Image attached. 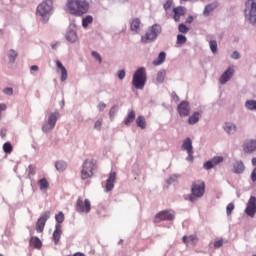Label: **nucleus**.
Returning a JSON list of instances; mask_svg holds the SVG:
<instances>
[{
  "mask_svg": "<svg viewBox=\"0 0 256 256\" xmlns=\"http://www.w3.org/2000/svg\"><path fill=\"white\" fill-rule=\"evenodd\" d=\"M3 93H5V95H13V88H5Z\"/></svg>",
  "mask_w": 256,
  "mask_h": 256,
  "instance_id": "obj_51",
  "label": "nucleus"
},
{
  "mask_svg": "<svg viewBox=\"0 0 256 256\" xmlns=\"http://www.w3.org/2000/svg\"><path fill=\"white\" fill-rule=\"evenodd\" d=\"M59 117V112L50 113L48 120L43 124L42 131L44 133H49L52 129H55L57 125V119Z\"/></svg>",
  "mask_w": 256,
  "mask_h": 256,
  "instance_id": "obj_8",
  "label": "nucleus"
},
{
  "mask_svg": "<svg viewBox=\"0 0 256 256\" xmlns=\"http://www.w3.org/2000/svg\"><path fill=\"white\" fill-rule=\"evenodd\" d=\"M235 75V68L233 66H229L227 70L220 76V84L225 85L231 78Z\"/></svg>",
  "mask_w": 256,
  "mask_h": 256,
  "instance_id": "obj_15",
  "label": "nucleus"
},
{
  "mask_svg": "<svg viewBox=\"0 0 256 256\" xmlns=\"http://www.w3.org/2000/svg\"><path fill=\"white\" fill-rule=\"evenodd\" d=\"M245 13L248 11V15L246 14V17H248V20L252 25H256V2L255 0H247L245 2Z\"/></svg>",
  "mask_w": 256,
  "mask_h": 256,
  "instance_id": "obj_7",
  "label": "nucleus"
},
{
  "mask_svg": "<svg viewBox=\"0 0 256 256\" xmlns=\"http://www.w3.org/2000/svg\"><path fill=\"white\" fill-rule=\"evenodd\" d=\"M55 167H56L57 171H59V173H63V171H65V169H67V163L64 161H57L55 163Z\"/></svg>",
  "mask_w": 256,
  "mask_h": 256,
  "instance_id": "obj_31",
  "label": "nucleus"
},
{
  "mask_svg": "<svg viewBox=\"0 0 256 256\" xmlns=\"http://www.w3.org/2000/svg\"><path fill=\"white\" fill-rule=\"evenodd\" d=\"M187 43V37H185L183 34L177 35V44L178 45H185Z\"/></svg>",
  "mask_w": 256,
  "mask_h": 256,
  "instance_id": "obj_36",
  "label": "nucleus"
},
{
  "mask_svg": "<svg viewBox=\"0 0 256 256\" xmlns=\"http://www.w3.org/2000/svg\"><path fill=\"white\" fill-rule=\"evenodd\" d=\"M18 55L19 54L15 50H9L8 57L10 63H15V59H17Z\"/></svg>",
  "mask_w": 256,
  "mask_h": 256,
  "instance_id": "obj_34",
  "label": "nucleus"
},
{
  "mask_svg": "<svg viewBox=\"0 0 256 256\" xmlns=\"http://www.w3.org/2000/svg\"><path fill=\"white\" fill-rule=\"evenodd\" d=\"M36 13L45 21L53 13V0H44L38 5Z\"/></svg>",
  "mask_w": 256,
  "mask_h": 256,
  "instance_id": "obj_5",
  "label": "nucleus"
},
{
  "mask_svg": "<svg viewBox=\"0 0 256 256\" xmlns=\"http://www.w3.org/2000/svg\"><path fill=\"white\" fill-rule=\"evenodd\" d=\"M178 31L180 33H189V28L185 24H179Z\"/></svg>",
  "mask_w": 256,
  "mask_h": 256,
  "instance_id": "obj_44",
  "label": "nucleus"
},
{
  "mask_svg": "<svg viewBox=\"0 0 256 256\" xmlns=\"http://www.w3.org/2000/svg\"><path fill=\"white\" fill-rule=\"evenodd\" d=\"M212 163H214L215 166L219 165V163H223L224 158L222 156H215L211 159Z\"/></svg>",
  "mask_w": 256,
  "mask_h": 256,
  "instance_id": "obj_43",
  "label": "nucleus"
},
{
  "mask_svg": "<svg viewBox=\"0 0 256 256\" xmlns=\"http://www.w3.org/2000/svg\"><path fill=\"white\" fill-rule=\"evenodd\" d=\"M3 151L4 153H11L13 151V146L11 145V143L9 142L4 143Z\"/></svg>",
  "mask_w": 256,
  "mask_h": 256,
  "instance_id": "obj_40",
  "label": "nucleus"
},
{
  "mask_svg": "<svg viewBox=\"0 0 256 256\" xmlns=\"http://www.w3.org/2000/svg\"><path fill=\"white\" fill-rule=\"evenodd\" d=\"M55 219H56L57 225H61V223L65 221V214H63V212H59L58 214L55 215Z\"/></svg>",
  "mask_w": 256,
  "mask_h": 256,
  "instance_id": "obj_35",
  "label": "nucleus"
},
{
  "mask_svg": "<svg viewBox=\"0 0 256 256\" xmlns=\"http://www.w3.org/2000/svg\"><path fill=\"white\" fill-rule=\"evenodd\" d=\"M66 39L70 43H75V41H77V33L75 31H73V30L67 32Z\"/></svg>",
  "mask_w": 256,
  "mask_h": 256,
  "instance_id": "obj_30",
  "label": "nucleus"
},
{
  "mask_svg": "<svg viewBox=\"0 0 256 256\" xmlns=\"http://www.w3.org/2000/svg\"><path fill=\"white\" fill-rule=\"evenodd\" d=\"M201 117V114L199 112H194L189 118L188 123L189 125H195L196 123H199V119Z\"/></svg>",
  "mask_w": 256,
  "mask_h": 256,
  "instance_id": "obj_26",
  "label": "nucleus"
},
{
  "mask_svg": "<svg viewBox=\"0 0 256 256\" xmlns=\"http://www.w3.org/2000/svg\"><path fill=\"white\" fill-rule=\"evenodd\" d=\"M162 31L161 25L154 24L152 25L145 35L141 37V43H149L155 41Z\"/></svg>",
  "mask_w": 256,
  "mask_h": 256,
  "instance_id": "obj_6",
  "label": "nucleus"
},
{
  "mask_svg": "<svg viewBox=\"0 0 256 256\" xmlns=\"http://www.w3.org/2000/svg\"><path fill=\"white\" fill-rule=\"evenodd\" d=\"M92 57L98 61L99 63H103V60L101 58V55H99V53H97L96 51H93L92 52Z\"/></svg>",
  "mask_w": 256,
  "mask_h": 256,
  "instance_id": "obj_48",
  "label": "nucleus"
},
{
  "mask_svg": "<svg viewBox=\"0 0 256 256\" xmlns=\"http://www.w3.org/2000/svg\"><path fill=\"white\" fill-rule=\"evenodd\" d=\"M36 171H37V168L35 167V165H29L27 169L28 177L31 179V177L35 175Z\"/></svg>",
  "mask_w": 256,
  "mask_h": 256,
  "instance_id": "obj_37",
  "label": "nucleus"
},
{
  "mask_svg": "<svg viewBox=\"0 0 256 256\" xmlns=\"http://www.w3.org/2000/svg\"><path fill=\"white\" fill-rule=\"evenodd\" d=\"M182 241L185 245H195L199 241V238L196 235L184 236Z\"/></svg>",
  "mask_w": 256,
  "mask_h": 256,
  "instance_id": "obj_22",
  "label": "nucleus"
},
{
  "mask_svg": "<svg viewBox=\"0 0 256 256\" xmlns=\"http://www.w3.org/2000/svg\"><path fill=\"white\" fill-rule=\"evenodd\" d=\"M245 213H246V215H248V217H255V213H256V198H255V196H251L250 199L248 200V203H247L246 209H245Z\"/></svg>",
  "mask_w": 256,
  "mask_h": 256,
  "instance_id": "obj_12",
  "label": "nucleus"
},
{
  "mask_svg": "<svg viewBox=\"0 0 256 256\" xmlns=\"http://www.w3.org/2000/svg\"><path fill=\"white\" fill-rule=\"evenodd\" d=\"M115 181H117V172H111L109 174V178L106 181L105 190L113 191V187H115Z\"/></svg>",
  "mask_w": 256,
  "mask_h": 256,
  "instance_id": "obj_17",
  "label": "nucleus"
},
{
  "mask_svg": "<svg viewBox=\"0 0 256 256\" xmlns=\"http://www.w3.org/2000/svg\"><path fill=\"white\" fill-rule=\"evenodd\" d=\"M244 153H255L256 140H246L242 145Z\"/></svg>",
  "mask_w": 256,
  "mask_h": 256,
  "instance_id": "obj_16",
  "label": "nucleus"
},
{
  "mask_svg": "<svg viewBox=\"0 0 256 256\" xmlns=\"http://www.w3.org/2000/svg\"><path fill=\"white\" fill-rule=\"evenodd\" d=\"M66 256H85V254L82 253V252H76L73 255L69 254V255H66Z\"/></svg>",
  "mask_w": 256,
  "mask_h": 256,
  "instance_id": "obj_57",
  "label": "nucleus"
},
{
  "mask_svg": "<svg viewBox=\"0 0 256 256\" xmlns=\"http://www.w3.org/2000/svg\"><path fill=\"white\" fill-rule=\"evenodd\" d=\"M175 219V212L173 210L160 211L154 217V223H161V221H173Z\"/></svg>",
  "mask_w": 256,
  "mask_h": 256,
  "instance_id": "obj_9",
  "label": "nucleus"
},
{
  "mask_svg": "<svg viewBox=\"0 0 256 256\" xmlns=\"http://www.w3.org/2000/svg\"><path fill=\"white\" fill-rule=\"evenodd\" d=\"M135 117H136L135 110L133 109L128 110L127 117L124 120V125L129 127V125H131L133 121H135Z\"/></svg>",
  "mask_w": 256,
  "mask_h": 256,
  "instance_id": "obj_21",
  "label": "nucleus"
},
{
  "mask_svg": "<svg viewBox=\"0 0 256 256\" xmlns=\"http://www.w3.org/2000/svg\"><path fill=\"white\" fill-rule=\"evenodd\" d=\"M243 171H245V165L243 162H236L234 164V173L241 174Z\"/></svg>",
  "mask_w": 256,
  "mask_h": 256,
  "instance_id": "obj_29",
  "label": "nucleus"
},
{
  "mask_svg": "<svg viewBox=\"0 0 256 256\" xmlns=\"http://www.w3.org/2000/svg\"><path fill=\"white\" fill-rule=\"evenodd\" d=\"M251 179H252L253 182L256 181V168H254L252 173H251Z\"/></svg>",
  "mask_w": 256,
  "mask_h": 256,
  "instance_id": "obj_54",
  "label": "nucleus"
},
{
  "mask_svg": "<svg viewBox=\"0 0 256 256\" xmlns=\"http://www.w3.org/2000/svg\"><path fill=\"white\" fill-rule=\"evenodd\" d=\"M38 186L41 191H43L45 189H49V182L47 181V179L42 178L38 181Z\"/></svg>",
  "mask_w": 256,
  "mask_h": 256,
  "instance_id": "obj_32",
  "label": "nucleus"
},
{
  "mask_svg": "<svg viewBox=\"0 0 256 256\" xmlns=\"http://www.w3.org/2000/svg\"><path fill=\"white\" fill-rule=\"evenodd\" d=\"M205 195V181L195 180L191 185V196L189 201L195 203L196 199H201Z\"/></svg>",
  "mask_w": 256,
  "mask_h": 256,
  "instance_id": "obj_3",
  "label": "nucleus"
},
{
  "mask_svg": "<svg viewBox=\"0 0 256 256\" xmlns=\"http://www.w3.org/2000/svg\"><path fill=\"white\" fill-rule=\"evenodd\" d=\"M30 245L31 247H34V249H41L43 243L38 237H32L30 239Z\"/></svg>",
  "mask_w": 256,
  "mask_h": 256,
  "instance_id": "obj_27",
  "label": "nucleus"
},
{
  "mask_svg": "<svg viewBox=\"0 0 256 256\" xmlns=\"http://www.w3.org/2000/svg\"><path fill=\"white\" fill-rule=\"evenodd\" d=\"M245 105H246L247 109H249L250 111H253L254 109H256V101L255 100H248Z\"/></svg>",
  "mask_w": 256,
  "mask_h": 256,
  "instance_id": "obj_38",
  "label": "nucleus"
},
{
  "mask_svg": "<svg viewBox=\"0 0 256 256\" xmlns=\"http://www.w3.org/2000/svg\"><path fill=\"white\" fill-rule=\"evenodd\" d=\"M174 20L180 21L182 15H185V8L182 6L174 8Z\"/></svg>",
  "mask_w": 256,
  "mask_h": 256,
  "instance_id": "obj_24",
  "label": "nucleus"
},
{
  "mask_svg": "<svg viewBox=\"0 0 256 256\" xmlns=\"http://www.w3.org/2000/svg\"><path fill=\"white\" fill-rule=\"evenodd\" d=\"M49 217H51V212L46 211L37 220V222H36L37 233H43V230L45 229V225H46L47 221H49Z\"/></svg>",
  "mask_w": 256,
  "mask_h": 256,
  "instance_id": "obj_11",
  "label": "nucleus"
},
{
  "mask_svg": "<svg viewBox=\"0 0 256 256\" xmlns=\"http://www.w3.org/2000/svg\"><path fill=\"white\" fill-rule=\"evenodd\" d=\"M233 209H235V204L234 203L228 204L226 207L227 215H231V213H233Z\"/></svg>",
  "mask_w": 256,
  "mask_h": 256,
  "instance_id": "obj_47",
  "label": "nucleus"
},
{
  "mask_svg": "<svg viewBox=\"0 0 256 256\" xmlns=\"http://www.w3.org/2000/svg\"><path fill=\"white\" fill-rule=\"evenodd\" d=\"M93 23V16L88 15L85 18L82 19V27L87 28L89 25Z\"/></svg>",
  "mask_w": 256,
  "mask_h": 256,
  "instance_id": "obj_33",
  "label": "nucleus"
},
{
  "mask_svg": "<svg viewBox=\"0 0 256 256\" xmlns=\"http://www.w3.org/2000/svg\"><path fill=\"white\" fill-rule=\"evenodd\" d=\"M62 234H63L62 226L60 224H56L55 230L53 232V239H54L55 245L59 244Z\"/></svg>",
  "mask_w": 256,
  "mask_h": 256,
  "instance_id": "obj_18",
  "label": "nucleus"
},
{
  "mask_svg": "<svg viewBox=\"0 0 256 256\" xmlns=\"http://www.w3.org/2000/svg\"><path fill=\"white\" fill-rule=\"evenodd\" d=\"M118 78L121 80L125 79V70L118 71Z\"/></svg>",
  "mask_w": 256,
  "mask_h": 256,
  "instance_id": "obj_52",
  "label": "nucleus"
},
{
  "mask_svg": "<svg viewBox=\"0 0 256 256\" xmlns=\"http://www.w3.org/2000/svg\"><path fill=\"white\" fill-rule=\"evenodd\" d=\"M147 83V73L143 67L136 70L132 78V85L134 88L142 90Z\"/></svg>",
  "mask_w": 256,
  "mask_h": 256,
  "instance_id": "obj_4",
  "label": "nucleus"
},
{
  "mask_svg": "<svg viewBox=\"0 0 256 256\" xmlns=\"http://www.w3.org/2000/svg\"><path fill=\"white\" fill-rule=\"evenodd\" d=\"M101 125H103V120H97L94 125V129L101 131Z\"/></svg>",
  "mask_w": 256,
  "mask_h": 256,
  "instance_id": "obj_50",
  "label": "nucleus"
},
{
  "mask_svg": "<svg viewBox=\"0 0 256 256\" xmlns=\"http://www.w3.org/2000/svg\"><path fill=\"white\" fill-rule=\"evenodd\" d=\"M56 67L61 73V81H67V77H68L67 69L65 68V66H63V63H61V61L57 60Z\"/></svg>",
  "mask_w": 256,
  "mask_h": 256,
  "instance_id": "obj_19",
  "label": "nucleus"
},
{
  "mask_svg": "<svg viewBox=\"0 0 256 256\" xmlns=\"http://www.w3.org/2000/svg\"><path fill=\"white\" fill-rule=\"evenodd\" d=\"M166 57H167V54L165 52H160L157 59L152 62L153 65L155 67L161 65L162 63L165 62Z\"/></svg>",
  "mask_w": 256,
  "mask_h": 256,
  "instance_id": "obj_25",
  "label": "nucleus"
},
{
  "mask_svg": "<svg viewBox=\"0 0 256 256\" xmlns=\"http://www.w3.org/2000/svg\"><path fill=\"white\" fill-rule=\"evenodd\" d=\"M136 125L140 129H146L147 128V121L145 120L144 116H138L136 119Z\"/></svg>",
  "mask_w": 256,
  "mask_h": 256,
  "instance_id": "obj_28",
  "label": "nucleus"
},
{
  "mask_svg": "<svg viewBox=\"0 0 256 256\" xmlns=\"http://www.w3.org/2000/svg\"><path fill=\"white\" fill-rule=\"evenodd\" d=\"M177 111L180 117H189V113H191V106L187 101H182L178 105Z\"/></svg>",
  "mask_w": 256,
  "mask_h": 256,
  "instance_id": "obj_14",
  "label": "nucleus"
},
{
  "mask_svg": "<svg viewBox=\"0 0 256 256\" xmlns=\"http://www.w3.org/2000/svg\"><path fill=\"white\" fill-rule=\"evenodd\" d=\"M165 71H160L157 73V77H156V81L158 83H163V81H165Z\"/></svg>",
  "mask_w": 256,
  "mask_h": 256,
  "instance_id": "obj_39",
  "label": "nucleus"
},
{
  "mask_svg": "<svg viewBox=\"0 0 256 256\" xmlns=\"http://www.w3.org/2000/svg\"><path fill=\"white\" fill-rule=\"evenodd\" d=\"M209 45H210V49H211L212 53H214V55H215L217 53V41L211 40L209 42Z\"/></svg>",
  "mask_w": 256,
  "mask_h": 256,
  "instance_id": "obj_41",
  "label": "nucleus"
},
{
  "mask_svg": "<svg viewBox=\"0 0 256 256\" xmlns=\"http://www.w3.org/2000/svg\"><path fill=\"white\" fill-rule=\"evenodd\" d=\"M2 137H4V133H1Z\"/></svg>",
  "mask_w": 256,
  "mask_h": 256,
  "instance_id": "obj_62",
  "label": "nucleus"
},
{
  "mask_svg": "<svg viewBox=\"0 0 256 256\" xmlns=\"http://www.w3.org/2000/svg\"><path fill=\"white\" fill-rule=\"evenodd\" d=\"M224 131L228 133V135H233L235 131H237V125L231 123V122H226L223 127Z\"/></svg>",
  "mask_w": 256,
  "mask_h": 256,
  "instance_id": "obj_23",
  "label": "nucleus"
},
{
  "mask_svg": "<svg viewBox=\"0 0 256 256\" xmlns=\"http://www.w3.org/2000/svg\"><path fill=\"white\" fill-rule=\"evenodd\" d=\"M130 29L133 33H139V31H141V19L134 18L130 23Z\"/></svg>",
  "mask_w": 256,
  "mask_h": 256,
  "instance_id": "obj_20",
  "label": "nucleus"
},
{
  "mask_svg": "<svg viewBox=\"0 0 256 256\" xmlns=\"http://www.w3.org/2000/svg\"><path fill=\"white\" fill-rule=\"evenodd\" d=\"M224 243H225V241L223 240V238L215 240L214 241V249H219V248L223 247Z\"/></svg>",
  "mask_w": 256,
  "mask_h": 256,
  "instance_id": "obj_42",
  "label": "nucleus"
},
{
  "mask_svg": "<svg viewBox=\"0 0 256 256\" xmlns=\"http://www.w3.org/2000/svg\"><path fill=\"white\" fill-rule=\"evenodd\" d=\"M67 8L74 17H81L89 13V2L86 0H68Z\"/></svg>",
  "mask_w": 256,
  "mask_h": 256,
  "instance_id": "obj_1",
  "label": "nucleus"
},
{
  "mask_svg": "<svg viewBox=\"0 0 256 256\" xmlns=\"http://www.w3.org/2000/svg\"><path fill=\"white\" fill-rule=\"evenodd\" d=\"M76 211L78 213H89L91 211V201L79 197L76 203Z\"/></svg>",
  "mask_w": 256,
  "mask_h": 256,
  "instance_id": "obj_10",
  "label": "nucleus"
},
{
  "mask_svg": "<svg viewBox=\"0 0 256 256\" xmlns=\"http://www.w3.org/2000/svg\"><path fill=\"white\" fill-rule=\"evenodd\" d=\"M239 57H240V55H239V52H237V51H234V52L232 53V55H231V58H232V59H239Z\"/></svg>",
  "mask_w": 256,
  "mask_h": 256,
  "instance_id": "obj_55",
  "label": "nucleus"
},
{
  "mask_svg": "<svg viewBox=\"0 0 256 256\" xmlns=\"http://www.w3.org/2000/svg\"><path fill=\"white\" fill-rule=\"evenodd\" d=\"M55 48H56V46H55V45H53V46H52V49H55Z\"/></svg>",
  "mask_w": 256,
  "mask_h": 256,
  "instance_id": "obj_61",
  "label": "nucleus"
},
{
  "mask_svg": "<svg viewBox=\"0 0 256 256\" xmlns=\"http://www.w3.org/2000/svg\"><path fill=\"white\" fill-rule=\"evenodd\" d=\"M252 165H253L254 167H256V157H255V158H252Z\"/></svg>",
  "mask_w": 256,
  "mask_h": 256,
  "instance_id": "obj_60",
  "label": "nucleus"
},
{
  "mask_svg": "<svg viewBox=\"0 0 256 256\" xmlns=\"http://www.w3.org/2000/svg\"><path fill=\"white\" fill-rule=\"evenodd\" d=\"M213 167H216L213 160L207 161L204 163V169L208 170L213 169Z\"/></svg>",
  "mask_w": 256,
  "mask_h": 256,
  "instance_id": "obj_45",
  "label": "nucleus"
},
{
  "mask_svg": "<svg viewBox=\"0 0 256 256\" xmlns=\"http://www.w3.org/2000/svg\"><path fill=\"white\" fill-rule=\"evenodd\" d=\"M213 5H207L206 7H205V9H204V15H206V16H208L209 15V13H211L212 11H213Z\"/></svg>",
  "mask_w": 256,
  "mask_h": 256,
  "instance_id": "obj_49",
  "label": "nucleus"
},
{
  "mask_svg": "<svg viewBox=\"0 0 256 256\" xmlns=\"http://www.w3.org/2000/svg\"><path fill=\"white\" fill-rule=\"evenodd\" d=\"M0 256H4L3 254H0Z\"/></svg>",
  "mask_w": 256,
  "mask_h": 256,
  "instance_id": "obj_63",
  "label": "nucleus"
},
{
  "mask_svg": "<svg viewBox=\"0 0 256 256\" xmlns=\"http://www.w3.org/2000/svg\"><path fill=\"white\" fill-rule=\"evenodd\" d=\"M186 21L188 23H193V16H189Z\"/></svg>",
  "mask_w": 256,
  "mask_h": 256,
  "instance_id": "obj_59",
  "label": "nucleus"
},
{
  "mask_svg": "<svg viewBox=\"0 0 256 256\" xmlns=\"http://www.w3.org/2000/svg\"><path fill=\"white\" fill-rule=\"evenodd\" d=\"M95 169H97V161L93 158H87L82 164V170L80 172L81 179H83V181L91 179Z\"/></svg>",
  "mask_w": 256,
  "mask_h": 256,
  "instance_id": "obj_2",
  "label": "nucleus"
},
{
  "mask_svg": "<svg viewBox=\"0 0 256 256\" xmlns=\"http://www.w3.org/2000/svg\"><path fill=\"white\" fill-rule=\"evenodd\" d=\"M31 71H39V66L33 65L30 67Z\"/></svg>",
  "mask_w": 256,
  "mask_h": 256,
  "instance_id": "obj_58",
  "label": "nucleus"
},
{
  "mask_svg": "<svg viewBox=\"0 0 256 256\" xmlns=\"http://www.w3.org/2000/svg\"><path fill=\"white\" fill-rule=\"evenodd\" d=\"M182 149L184 151H187L188 157L187 161H193V142L191 141V138H186L182 143Z\"/></svg>",
  "mask_w": 256,
  "mask_h": 256,
  "instance_id": "obj_13",
  "label": "nucleus"
},
{
  "mask_svg": "<svg viewBox=\"0 0 256 256\" xmlns=\"http://www.w3.org/2000/svg\"><path fill=\"white\" fill-rule=\"evenodd\" d=\"M172 98H173L174 101H176V103L179 102V96L177 95V93L173 92L172 93Z\"/></svg>",
  "mask_w": 256,
  "mask_h": 256,
  "instance_id": "obj_56",
  "label": "nucleus"
},
{
  "mask_svg": "<svg viewBox=\"0 0 256 256\" xmlns=\"http://www.w3.org/2000/svg\"><path fill=\"white\" fill-rule=\"evenodd\" d=\"M252 256H256V254L252 255Z\"/></svg>",
  "mask_w": 256,
  "mask_h": 256,
  "instance_id": "obj_64",
  "label": "nucleus"
},
{
  "mask_svg": "<svg viewBox=\"0 0 256 256\" xmlns=\"http://www.w3.org/2000/svg\"><path fill=\"white\" fill-rule=\"evenodd\" d=\"M105 107H107V105L103 102H100V104L98 105V109L99 111H104Z\"/></svg>",
  "mask_w": 256,
  "mask_h": 256,
  "instance_id": "obj_53",
  "label": "nucleus"
},
{
  "mask_svg": "<svg viewBox=\"0 0 256 256\" xmlns=\"http://www.w3.org/2000/svg\"><path fill=\"white\" fill-rule=\"evenodd\" d=\"M173 7V0H167L164 4V11H169Z\"/></svg>",
  "mask_w": 256,
  "mask_h": 256,
  "instance_id": "obj_46",
  "label": "nucleus"
}]
</instances>
